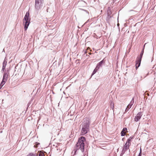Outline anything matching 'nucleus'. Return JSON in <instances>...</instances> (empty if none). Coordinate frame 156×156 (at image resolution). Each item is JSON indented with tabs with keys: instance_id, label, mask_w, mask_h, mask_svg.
Returning <instances> with one entry per match:
<instances>
[{
	"instance_id": "obj_1",
	"label": "nucleus",
	"mask_w": 156,
	"mask_h": 156,
	"mask_svg": "<svg viewBox=\"0 0 156 156\" xmlns=\"http://www.w3.org/2000/svg\"><path fill=\"white\" fill-rule=\"evenodd\" d=\"M90 120L88 118H85L83 124L81 135H83L86 134L89 130V126Z\"/></svg>"
},
{
	"instance_id": "obj_2",
	"label": "nucleus",
	"mask_w": 156,
	"mask_h": 156,
	"mask_svg": "<svg viewBox=\"0 0 156 156\" xmlns=\"http://www.w3.org/2000/svg\"><path fill=\"white\" fill-rule=\"evenodd\" d=\"M86 138L83 136H81L78 139L77 143L76 144L77 150H80L83 152L84 150L85 142H86Z\"/></svg>"
},
{
	"instance_id": "obj_3",
	"label": "nucleus",
	"mask_w": 156,
	"mask_h": 156,
	"mask_svg": "<svg viewBox=\"0 0 156 156\" xmlns=\"http://www.w3.org/2000/svg\"><path fill=\"white\" fill-rule=\"evenodd\" d=\"M30 14L29 12H26V15L23 19V24L24 25V29L26 30L30 23Z\"/></svg>"
},
{
	"instance_id": "obj_4",
	"label": "nucleus",
	"mask_w": 156,
	"mask_h": 156,
	"mask_svg": "<svg viewBox=\"0 0 156 156\" xmlns=\"http://www.w3.org/2000/svg\"><path fill=\"white\" fill-rule=\"evenodd\" d=\"M133 137H130L127 140V141L124 146L123 149L122 150V152L124 153L126 151L129 149V146L131 145L132 140Z\"/></svg>"
},
{
	"instance_id": "obj_5",
	"label": "nucleus",
	"mask_w": 156,
	"mask_h": 156,
	"mask_svg": "<svg viewBox=\"0 0 156 156\" xmlns=\"http://www.w3.org/2000/svg\"><path fill=\"white\" fill-rule=\"evenodd\" d=\"M142 115L141 112H139L135 117L134 120L136 122L138 121L141 118V117Z\"/></svg>"
},
{
	"instance_id": "obj_6",
	"label": "nucleus",
	"mask_w": 156,
	"mask_h": 156,
	"mask_svg": "<svg viewBox=\"0 0 156 156\" xmlns=\"http://www.w3.org/2000/svg\"><path fill=\"white\" fill-rule=\"evenodd\" d=\"M141 59L140 58H137L136 60V69H137V68L140 66V62L141 61Z\"/></svg>"
},
{
	"instance_id": "obj_7",
	"label": "nucleus",
	"mask_w": 156,
	"mask_h": 156,
	"mask_svg": "<svg viewBox=\"0 0 156 156\" xmlns=\"http://www.w3.org/2000/svg\"><path fill=\"white\" fill-rule=\"evenodd\" d=\"M127 132H128L127 131V129L126 128H123L121 133V136H122L125 135Z\"/></svg>"
},
{
	"instance_id": "obj_8",
	"label": "nucleus",
	"mask_w": 156,
	"mask_h": 156,
	"mask_svg": "<svg viewBox=\"0 0 156 156\" xmlns=\"http://www.w3.org/2000/svg\"><path fill=\"white\" fill-rule=\"evenodd\" d=\"M42 4L35 2V8L37 10H39L40 9Z\"/></svg>"
},
{
	"instance_id": "obj_9",
	"label": "nucleus",
	"mask_w": 156,
	"mask_h": 156,
	"mask_svg": "<svg viewBox=\"0 0 156 156\" xmlns=\"http://www.w3.org/2000/svg\"><path fill=\"white\" fill-rule=\"evenodd\" d=\"M6 81V80L3 79V80L0 84V89H1L2 86L5 84Z\"/></svg>"
},
{
	"instance_id": "obj_10",
	"label": "nucleus",
	"mask_w": 156,
	"mask_h": 156,
	"mask_svg": "<svg viewBox=\"0 0 156 156\" xmlns=\"http://www.w3.org/2000/svg\"><path fill=\"white\" fill-rule=\"evenodd\" d=\"M105 63V62L104 61V60H103L101 61L100 62H99L97 64V66H98V68H99L103 64H104Z\"/></svg>"
},
{
	"instance_id": "obj_11",
	"label": "nucleus",
	"mask_w": 156,
	"mask_h": 156,
	"mask_svg": "<svg viewBox=\"0 0 156 156\" xmlns=\"http://www.w3.org/2000/svg\"><path fill=\"white\" fill-rule=\"evenodd\" d=\"M99 69L98 66H96L92 73V76L95 74Z\"/></svg>"
},
{
	"instance_id": "obj_12",
	"label": "nucleus",
	"mask_w": 156,
	"mask_h": 156,
	"mask_svg": "<svg viewBox=\"0 0 156 156\" xmlns=\"http://www.w3.org/2000/svg\"><path fill=\"white\" fill-rule=\"evenodd\" d=\"M6 64H7L6 62H5V61H4V62H3L2 70H3V71L5 69V67H6Z\"/></svg>"
},
{
	"instance_id": "obj_13",
	"label": "nucleus",
	"mask_w": 156,
	"mask_h": 156,
	"mask_svg": "<svg viewBox=\"0 0 156 156\" xmlns=\"http://www.w3.org/2000/svg\"><path fill=\"white\" fill-rule=\"evenodd\" d=\"M8 75L7 74V73H5L4 74L3 79H5V80H7Z\"/></svg>"
},
{
	"instance_id": "obj_14",
	"label": "nucleus",
	"mask_w": 156,
	"mask_h": 156,
	"mask_svg": "<svg viewBox=\"0 0 156 156\" xmlns=\"http://www.w3.org/2000/svg\"><path fill=\"white\" fill-rule=\"evenodd\" d=\"M133 102V101L132 102V101L127 106V108H128V109L130 108L131 107V106L132 105Z\"/></svg>"
},
{
	"instance_id": "obj_15",
	"label": "nucleus",
	"mask_w": 156,
	"mask_h": 156,
	"mask_svg": "<svg viewBox=\"0 0 156 156\" xmlns=\"http://www.w3.org/2000/svg\"><path fill=\"white\" fill-rule=\"evenodd\" d=\"M35 2L42 4L43 2V0H36Z\"/></svg>"
},
{
	"instance_id": "obj_16",
	"label": "nucleus",
	"mask_w": 156,
	"mask_h": 156,
	"mask_svg": "<svg viewBox=\"0 0 156 156\" xmlns=\"http://www.w3.org/2000/svg\"><path fill=\"white\" fill-rule=\"evenodd\" d=\"M143 53H144V51H142L141 52L140 56H138L137 58H140L141 59V58H142V56H143Z\"/></svg>"
},
{
	"instance_id": "obj_17",
	"label": "nucleus",
	"mask_w": 156,
	"mask_h": 156,
	"mask_svg": "<svg viewBox=\"0 0 156 156\" xmlns=\"http://www.w3.org/2000/svg\"><path fill=\"white\" fill-rule=\"evenodd\" d=\"M39 156H44V153L43 152H42L41 151H40L39 152Z\"/></svg>"
},
{
	"instance_id": "obj_18",
	"label": "nucleus",
	"mask_w": 156,
	"mask_h": 156,
	"mask_svg": "<svg viewBox=\"0 0 156 156\" xmlns=\"http://www.w3.org/2000/svg\"><path fill=\"white\" fill-rule=\"evenodd\" d=\"M27 156H36V154L32 153H30L28 154Z\"/></svg>"
},
{
	"instance_id": "obj_19",
	"label": "nucleus",
	"mask_w": 156,
	"mask_h": 156,
	"mask_svg": "<svg viewBox=\"0 0 156 156\" xmlns=\"http://www.w3.org/2000/svg\"><path fill=\"white\" fill-rule=\"evenodd\" d=\"M128 111V108H126V109L125 110V111L126 112H127Z\"/></svg>"
},
{
	"instance_id": "obj_20",
	"label": "nucleus",
	"mask_w": 156,
	"mask_h": 156,
	"mask_svg": "<svg viewBox=\"0 0 156 156\" xmlns=\"http://www.w3.org/2000/svg\"><path fill=\"white\" fill-rule=\"evenodd\" d=\"M141 156V153H140L138 156Z\"/></svg>"
}]
</instances>
